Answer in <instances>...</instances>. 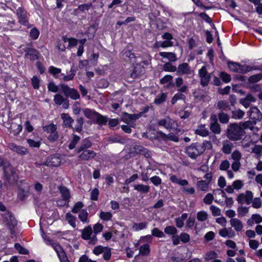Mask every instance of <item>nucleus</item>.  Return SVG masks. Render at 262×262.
I'll use <instances>...</instances> for the list:
<instances>
[{
    "label": "nucleus",
    "mask_w": 262,
    "mask_h": 262,
    "mask_svg": "<svg viewBox=\"0 0 262 262\" xmlns=\"http://www.w3.org/2000/svg\"><path fill=\"white\" fill-rule=\"evenodd\" d=\"M199 75L201 78V84L203 86H207L209 82L211 76L210 74L208 73L206 66L202 67L199 70Z\"/></svg>",
    "instance_id": "8"
},
{
    "label": "nucleus",
    "mask_w": 262,
    "mask_h": 262,
    "mask_svg": "<svg viewBox=\"0 0 262 262\" xmlns=\"http://www.w3.org/2000/svg\"><path fill=\"white\" fill-rule=\"evenodd\" d=\"M54 101L58 105H62L64 109H67L69 107V100L60 94H57L54 96Z\"/></svg>",
    "instance_id": "12"
},
{
    "label": "nucleus",
    "mask_w": 262,
    "mask_h": 262,
    "mask_svg": "<svg viewBox=\"0 0 262 262\" xmlns=\"http://www.w3.org/2000/svg\"><path fill=\"white\" fill-rule=\"evenodd\" d=\"M123 55L126 57H128L129 58L130 61L133 62H135V60H132L133 59H135L136 56L134 53H132L131 51L129 50L125 49L123 51Z\"/></svg>",
    "instance_id": "55"
},
{
    "label": "nucleus",
    "mask_w": 262,
    "mask_h": 262,
    "mask_svg": "<svg viewBox=\"0 0 262 262\" xmlns=\"http://www.w3.org/2000/svg\"><path fill=\"white\" fill-rule=\"evenodd\" d=\"M26 140L29 146L31 147L38 148L40 146L41 142L39 141H34L31 139H27Z\"/></svg>",
    "instance_id": "62"
},
{
    "label": "nucleus",
    "mask_w": 262,
    "mask_h": 262,
    "mask_svg": "<svg viewBox=\"0 0 262 262\" xmlns=\"http://www.w3.org/2000/svg\"><path fill=\"white\" fill-rule=\"evenodd\" d=\"M238 69V73H245L252 70H260V69L257 67H251L245 64L242 65L241 64H239Z\"/></svg>",
    "instance_id": "32"
},
{
    "label": "nucleus",
    "mask_w": 262,
    "mask_h": 262,
    "mask_svg": "<svg viewBox=\"0 0 262 262\" xmlns=\"http://www.w3.org/2000/svg\"><path fill=\"white\" fill-rule=\"evenodd\" d=\"M219 233L221 236L224 237H228L229 238H232L235 235L234 232L232 231L231 228L229 229L224 228L221 229Z\"/></svg>",
    "instance_id": "28"
},
{
    "label": "nucleus",
    "mask_w": 262,
    "mask_h": 262,
    "mask_svg": "<svg viewBox=\"0 0 262 262\" xmlns=\"http://www.w3.org/2000/svg\"><path fill=\"white\" fill-rule=\"evenodd\" d=\"M217 257V254L214 251H211L206 254L205 259L206 260L209 261L212 259H214Z\"/></svg>",
    "instance_id": "64"
},
{
    "label": "nucleus",
    "mask_w": 262,
    "mask_h": 262,
    "mask_svg": "<svg viewBox=\"0 0 262 262\" xmlns=\"http://www.w3.org/2000/svg\"><path fill=\"white\" fill-rule=\"evenodd\" d=\"M178 232V230L173 226H167L164 229V232L168 235H174Z\"/></svg>",
    "instance_id": "45"
},
{
    "label": "nucleus",
    "mask_w": 262,
    "mask_h": 262,
    "mask_svg": "<svg viewBox=\"0 0 262 262\" xmlns=\"http://www.w3.org/2000/svg\"><path fill=\"white\" fill-rule=\"evenodd\" d=\"M218 117L220 122L222 123H227L229 120V116L222 112L219 114Z\"/></svg>",
    "instance_id": "47"
},
{
    "label": "nucleus",
    "mask_w": 262,
    "mask_h": 262,
    "mask_svg": "<svg viewBox=\"0 0 262 262\" xmlns=\"http://www.w3.org/2000/svg\"><path fill=\"white\" fill-rule=\"evenodd\" d=\"M61 119L63 120V125L66 128H73L72 123L74 122V119L68 114L62 113L61 115Z\"/></svg>",
    "instance_id": "21"
},
{
    "label": "nucleus",
    "mask_w": 262,
    "mask_h": 262,
    "mask_svg": "<svg viewBox=\"0 0 262 262\" xmlns=\"http://www.w3.org/2000/svg\"><path fill=\"white\" fill-rule=\"evenodd\" d=\"M3 221L5 223L6 226L10 230L11 234L14 233L13 229L16 226L17 221L10 211H6L1 214Z\"/></svg>",
    "instance_id": "4"
},
{
    "label": "nucleus",
    "mask_w": 262,
    "mask_h": 262,
    "mask_svg": "<svg viewBox=\"0 0 262 262\" xmlns=\"http://www.w3.org/2000/svg\"><path fill=\"white\" fill-rule=\"evenodd\" d=\"M158 125L163 126L167 129H171L172 126V120L169 117H166L164 119L159 120Z\"/></svg>",
    "instance_id": "25"
},
{
    "label": "nucleus",
    "mask_w": 262,
    "mask_h": 262,
    "mask_svg": "<svg viewBox=\"0 0 262 262\" xmlns=\"http://www.w3.org/2000/svg\"><path fill=\"white\" fill-rule=\"evenodd\" d=\"M93 230L91 226H88L82 230L81 237L84 240H88L92 234Z\"/></svg>",
    "instance_id": "33"
},
{
    "label": "nucleus",
    "mask_w": 262,
    "mask_h": 262,
    "mask_svg": "<svg viewBox=\"0 0 262 262\" xmlns=\"http://www.w3.org/2000/svg\"><path fill=\"white\" fill-rule=\"evenodd\" d=\"M152 235L158 237H163L165 236L164 233L158 228H155L151 231Z\"/></svg>",
    "instance_id": "63"
},
{
    "label": "nucleus",
    "mask_w": 262,
    "mask_h": 262,
    "mask_svg": "<svg viewBox=\"0 0 262 262\" xmlns=\"http://www.w3.org/2000/svg\"><path fill=\"white\" fill-rule=\"evenodd\" d=\"M14 247L20 254H29V251L24 247H22L19 243H15L14 245Z\"/></svg>",
    "instance_id": "51"
},
{
    "label": "nucleus",
    "mask_w": 262,
    "mask_h": 262,
    "mask_svg": "<svg viewBox=\"0 0 262 262\" xmlns=\"http://www.w3.org/2000/svg\"><path fill=\"white\" fill-rule=\"evenodd\" d=\"M23 50L25 52V57L31 61L36 60L39 57V53L35 49L26 47Z\"/></svg>",
    "instance_id": "11"
},
{
    "label": "nucleus",
    "mask_w": 262,
    "mask_h": 262,
    "mask_svg": "<svg viewBox=\"0 0 262 262\" xmlns=\"http://www.w3.org/2000/svg\"><path fill=\"white\" fill-rule=\"evenodd\" d=\"M84 118L82 117H77L76 119V125L73 127L72 130L74 132L81 133L82 131Z\"/></svg>",
    "instance_id": "24"
},
{
    "label": "nucleus",
    "mask_w": 262,
    "mask_h": 262,
    "mask_svg": "<svg viewBox=\"0 0 262 262\" xmlns=\"http://www.w3.org/2000/svg\"><path fill=\"white\" fill-rule=\"evenodd\" d=\"M139 114H130L124 112L121 116V119L126 123H129L130 122H134L140 117Z\"/></svg>",
    "instance_id": "22"
},
{
    "label": "nucleus",
    "mask_w": 262,
    "mask_h": 262,
    "mask_svg": "<svg viewBox=\"0 0 262 262\" xmlns=\"http://www.w3.org/2000/svg\"><path fill=\"white\" fill-rule=\"evenodd\" d=\"M245 133L242 127L236 123L230 124L227 129V136L232 141L241 140Z\"/></svg>",
    "instance_id": "3"
},
{
    "label": "nucleus",
    "mask_w": 262,
    "mask_h": 262,
    "mask_svg": "<svg viewBox=\"0 0 262 262\" xmlns=\"http://www.w3.org/2000/svg\"><path fill=\"white\" fill-rule=\"evenodd\" d=\"M59 87L66 98L70 97L73 100H77L80 98V95L78 91L75 89L70 88L67 84L60 83Z\"/></svg>",
    "instance_id": "5"
},
{
    "label": "nucleus",
    "mask_w": 262,
    "mask_h": 262,
    "mask_svg": "<svg viewBox=\"0 0 262 262\" xmlns=\"http://www.w3.org/2000/svg\"><path fill=\"white\" fill-rule=\"evenodd\" d=\"M49 71L50 73L54 75V77L55 78H58L59 79H61V78L60 77V75H58V74H59L61 73V69L59 68H55L53 66H51L49 67Z\"/></svg>",
    "instance_id": "40"
},
{
    "label": "nucleus",
    "mask_w": 262,
    "mask_h": 262,
    "mask_svg": "<svg viewBox=\"0 0 262 262\" xmlns=\"http://www.w3.org/2000/svg\"><path fill=\"white\" fill-rule=\"evenodd\" d=\"M256 123L251 120L245 121L243 123H241L240 126L242 125L243 128H250L252 129L253 128L254 125Z\"/></svg>",
    "instance_id": "54"
},
{
    "label": "nucleus",
    "mask_w": 262,
    "mask_h": 262,
    "mask_svg": "<svg viewBox=\"0 0 262 262\" xmlns=\"http://www.w3.org/2000/svg\"><path fill=\"white\" fill-rule=\"evenodd\" d=\"M140 253L145 255H148L150 252L149 246L148 244H145L141 246L139 249Z\"/></svg>",
    "instance_id": "50"
},
{
    "label": "nucleus",
    "mask_w": 262,
    "mask_h": 262,
    "mask_svg": "<svg viewBox=\"0 0 262 262\" xmlns=\"http://www.w3.org/2000/svg\"><path fill=\"white\" fill-rule=\"evenodd\" d=\"M183 93L178 92L176 93L172 98L171 102L172 104H174L178 100H182L185 101L186 96L183 94Z\"/></svg>",
    "instance_id": "36"
},
{
    "label": "nucleus",
    "mask_w": 262,
    "mask_h": 262,
    "mask_svg": "<svg viewBox=\"0 0 262 262\" xmlns=\"http://www.w3.org/2000/svg\"><path fill=\"white\" fill-rule=\"evenodd\" d=\"M31 83L33 88L35 90H38L39 88L40 80L36 76H34L31 79Z\"/></svg>",
    "instance_id": "59"
},
{
    "label": "nucleus",
    "mask_w": 262,
    "mask_h": 262,
    "mask_svg": "<svg viewBox=\"0 0 262 262\" xmlns=\"http://www.w3.org/2000/svg\"><path fill=\"white\" fill-rule=\"evenodd\" d=\"M167 95L165 93H162L157 95L154 102L155 104L159 105L166 101Z\"/></svg>",
    "instance_id": "37"
},
{
    "label": "nucleus",
    "mask_w": 262,
    "mask_h": 262,
    "mask_svg": "<svg viewBox=\"0 0 262 262\" xmlns=\"http://www.w3.org/2000/svg\"><path fill=\"white\" fill-rule=\"evenodd\" d=\"M196 218L198 221L203 222L206 221L208 218L207 213L204 211H199L197 213Z\"/></svg>",
    "instance_id": "49"
},
{
    "label": "nucleus",
    "mask_w": 262,
    "mask_h": 262,
    "mask_svg": "<svg viewBox=\"0 0 262 262\" xmlns=\"http://www.w3.org/2000/svg\"><path fill=\"white\" fill-rule=\"evenodd\" d=\"M195 133L203 137H206L209 135V131L205 128V125H201L196 130Z\"/></svg>",
    "instance_id": "38"
},
{
    "label": "nucleus",
    "mask_w": 262,
    "mask_h": 262,
    "mask_svg": "<svg viewBox=\"0 0 262 262\" xmlns=\"http://www.w3.org/2000/svg\"><path fill=\"white\" fill-rule=\"evenodd\" d=\"M60 158L55 155H52L49 157L46 162L45 165L50 167H58L60 165Z\"/></svg>",
    "instance_id": "17"
},
{
    "label": "nucleus",
    "mask_w": 262,
    "mask_h": 262,
    "mask_svg": "<svg viewBox=\"0 0 262 262\" xmlns=\"http://www.w3.org/2000/svg\"><path fill=\"white\" fill-rule=\"evenodd\" d=\"M230 224L236 231H240L243 228L242 222L237 219H231Z\"/></svg>",
    "instance_id": "29"
},
{
    "label": "nucleus",
    "mask_w": 262,
    "mask_h": 262,
    "mask_svg": "<svg viewBox=\"0 0 262 262\" xmlns=\"http://www.w3.org/2000/svg\"><path fill=\"white\" fill-rule=\"evenodd\" d=\"M100 217L104 221H108L112 217V214L109 212L101 211L100 213Z\"/></svg>",
    "instance_id": "61"
},
{
    "label": "nucleus",
    "mask_w": 262,
    "mask_h": 262,
    "mask_svg": "<svg viewBox=\"0 0 262 262\" xmlns=\"http://www.w3.org/2000/svg\"><path fill=\"white\" fill-rule=\"evenodd\" d=\"M159 55L163 58H167L169 62H175L177 60V57L175 53L172 52H161Z\"/></svg>",
    "instance_id": "27"
},
{
    "label": "nucleus",
    "mask_w": 262,
    "mask_h": 262,
    "mask_svg": "<svg viewBox=\"0 0 262 262\" xmlns=\"http://www.w3.org/2000/svg\"><path fill=\"white\" fill-rule=\"evenodd\" d=\"M83 113L85 117L90 119H91L93 121H94L96 115L98 114V112L89 108L84 109L83 110Z\"/></svg>",
    "instance_id": "30"
},
{
    "label": "nucleus",
    "mask_w": 262,
    "mask_h": 262,
    "mask_svg": "<svg viewBox=\"0 0 262 262\" xmlns=\"http://www.w3.org/2000/svg\"><path fill=\"white\" fill-rule=\"evenodd\" d=\"M97 155L96 152L90 149H84L81 151L79 155V160L80 161H90L93 159Z\"/></svg>",
    "instance_id": "13"
},
{
    "label": "nucleus",
    "mask_w": 262,
    "mask_h": 262,
    "mask_svg": "<svg viewBox=\"0 0 262 262\" xmlns=\"http://www.w3.org/2000/svg\"><path fill=\"white\" fill-rule=\"evenodd\" d=\"M107 140L109 143H120L124 144L126 140L119 134H114L110 136L107 138Z\"/></svg>",
    "instance_id": "18"
},
{
    "label": "nucleus",
    "mask_w": 262,
    "mask_h": 262,
    "mask_svg": "<svg viewBox=\"0 0 262 262\" xmlns=\"http://www.w3.org/2000/svg\"><path fill=\"white\" fill-rule=\"evenodd\" d=\"M248 113H249L250 119L256 123L262 118V114L257 107H251Z\"/></svg>",
    "instance_id": "15"
},
{
    "label": "nucleus",
    "mask_w": 262,
    "mask_h": 262,
    "mask_svg": "<svg viewBox=\"0 0 262 262\" xmlns=\"http://www.w3.org/2000/svg\"><path fill=\"white\" fill-rule=\"evenodd\" d=\"M219 76L225 83L229 82L231 80L230 75L225 72H221Z\"/></svg>",
    "instance_id": "56"
},
{
    "label": "nucleus",
    "mask_w": 262,
    "mask_h": 262,
    "mask_svg": "<svg viewBox=\"0 0 262 262\" xmlns=\"http://www.w3.org/2000/svg\"><path fill=\"white\" fill-rule=\"evenodd\" d=\"M88 212L86 211V210H84V209H82L79 215H78V217L79 218V219L83 222V223H84V222H87V220H88Z\"/></svg>",
    "instance_id": "58"
},
{
    "label": "nucleus",
    "mask_w": 262,
    "mask_h": 262,
    "mask_svg": "<svg viewBox=\"0 0 262 262\" xmlns=\"http://www.w3.org/2000/svg\"><path fill=\"white\" fill-rule=\"evenodd\" d=\"M208 183L205 181L201 180L197 182L198 188L202 191H206L208 187Z\"/></svg>",
    "instance_id": "46"
},
{
    "label": "nucleus",
    "mask_w": 262,
    "mask_h": 262,
    "mask_svg": "<svg viewBox=\"0 0 262 262\" xmlns=\"http://www.w3.org/2000/svg\"><path fill=\"white\" fill-rule=\"evenodd\" d=\"M92 145V143L88 138H85L82 140L80 143V145L77 148V152L79 154L81 151L84 149H88Z\"/></svg>",
    "instance_id": "23"
},
{
    "label": "nucleus",
    "mask_w": 262,
    "mask_h": 262,
    "mask_svg": "<svg viewBox=\"0 0 262 262\" xmlns=\"http://www.w3.org/2000/svg\"><path fill=\"white\" fill-rule=\"evenodd\" d=\"M10 148L13 151L21 155H25L27 152V150L26 148L22 146H17L14 144H12L10 145Z\"/></svg>",
    "instance_id": "35"
},
{
    "label": "nucleus",
    "mask_w": 262,
    "mask_h": 262,
    "mask_svg": "<svg viewBox=\"0 0 262 262\" xmlns=\"http://www.w3.org/2000/svg\"><path fill=\"white\" fill-rule=\"evenodd\" d=\"M30 195V186L28 184L21 185L18 192V198L21 201L26 200Z\"/></svg>",
    "instance_id": "14"
},
{
    "label": "nucleus",
    "mask_w": 262,
    "mask_h": 262,
    "mask_svg": "<svg viewBox=\"0 0 262 262\" xmlns=\"http://www.w3.org/2000/svg\"><path fill=\"white\" fill-rule=\"evenodd\" d=\"M194 71L187 63L184 62L179 64L177 68L176 74L177 75H193Z\"/></svg>",
    "instance_id": "7"
},
{
    "label": "nucleus",
    "mask_w": 262,
    "mask_h": 262,
    "mask_svg": "<svg viewBox=\"0 0 262 262\" xmlns=\"http://www.w3.org/2000/svg\"><path fill=\"white\" fill-rule=\"evenodd\" d=\"M80 138L79 136L74 135L72 140L69 145V148L70 149H74L76 145L78 143V142L80 141Z\"/></svg>",
    "instance_id": "44"
},
{
    "label": "nucleus",
    "mask_w": 262,
    "mask_h": 262,
    "mask_svg": "<svg viewBox=\"0 0 262 262\" xmlns=\"http://www.w3.org/2000/svg\"><path fill=\"white\" fill-rule=\"evenodd\" d=\"M108 119L106 116H103L101 114L98 113L95 119L93 121V122L95 124H97L100 125H104L106 124L108 121Z\"/></svg>",
    "instance_id": "26"
},
{
    "label": "nucleus",
    "mask_w": 262,
    "mask_h": 262,
    "mask_svg": "<svg viewBox=\"0 0 262 262\" xmlns=\"http://www.w3.org/2000/svg\"><path fill=\"white\" fill-rule=\"evenodd\" d=\"M66 220L68 222L69 224L73 227L75 228L76 226V218L73 215H72L70 212H68L66 215Z\"/></svg>",
    "instance_id": "39"
},
{
    "label": "nucleus",
    "mask_w": 262,
    "mask_h": 262,
    "mask_svg": "<svg viewBox=\"0 0 262 262\" xmlns=\"http://www.w3.org/2000/svg\"><path fill=\"white\" fill-rule=\"evenodd\" d=\"M244 114V112L241 110H237L232 112V117L234 119H240L243 118Z\"/></svg>",
    "instance_id": "48"
},
{
    "label": "nucleus",
    "mask_w": 262,
    "mask_h": 262,
    "mask_svg": "<svg viewBox=\"0 0 262 262\" xmlns=\"http://www.w3.org/2000/svg\"><path fill=\"white\" fill-rule=\"evenodd\" d=\"M16 15L18 18L19 22L21 25L29 27L27 14L25 10L21 8H18L16 10Z\"/></svg>",
    "instance_id": "16"
},
{
    "label": "nucleus",
    "mask_w": 262,
    "mask_h": 262,
    "mask_svg": "<svg viewBox=\"0 0 262 262\" xmlns=\"http://www.w3.org/2000/svg\"><path fill=\"white\" fill-rule=\"evenodd\" d=\"M58 190L61 194L63 201H66L67 204H69L71 197L69 189L64 186H60L58 187Z\"/></svg>",
    "instance_id": "20"
},
{
    "label": "nucleus",
    "mask_w": 262,
    "mask_h": 262,
    "mask_svg": "<svg viewBox=\"0 0 262 262\" xmlns=\"http://www.w3.org/2000/svg\"><path fill=\"white\" fill-rule=\"evenodd\" d=\"M43 131L46 132L48 133H51L54 131H56L57 129L56 125L53 124H51L48 125L43 126L42 127Z\"/></svg>",
    "instance_id": "57"
},
{
    "label": "nucleus",
    "mask_w": 262,
    "mask_h": 262,
    "mask_svg": "<svg viewBox=\"0 0 262 262\" xmlns=\"http://www.w3.org/2000/svg\"><path fill=\"white\" fill-rule=\"evenodd\" d=\"M171 86L177 88L178 92L186 93L188 91V86L184 84V80L181 77L177 78L175 82L171 83Z\"/></svg>",
    "instance_id": "10"
},
{
    "label": "nucleus",
    "mask_w": 262,
    "mask_h": 262,
    "mask_svg": "<svg viewBox=\"0 0 262 262\" xmlns=\"http://www.w3.org/2000/svg\"><path fill=\"white\" fill-rule=\"evenodd\" d=\"M51 245L56 252L60 262H70L68 259L66 252L61 245L57 243L51 241Z\"/></svg>",
    "instance_id": "6"
},
{
    "label": "nucleus",
    "mask_w": 262,
    "mask_h": 262,
    "mask_svg": "<svg viewBox=\"0 0 262 262\" xmlns=\"http://www.w3.org/2000/svg\"><path fill=\"white\" fill-rule=\"evenodd\" d=\"M59 87V85H56L54 82H50L48 84V89L49 91L53 92V93H57L58 92Z\"/></svg>",
    "instance_id": "52"
},
{
    "label": "nucleus",
    "mask_w": 262,
    "mask_h": 262,
    "mask_svg": "<svg viewBox=\"0 0 262 262\" xmlns=\"http://www.w3.org/2000/svg\"><path fill=\"white\" fill-rule=\"evenodd\" d=\"M212 147V144L209 141H205L202 144L199 142L193 143L185 148L186 153L191 159H196L198 156L202 155L206 149H210Z\"/></svg>",
    "instance_id": "1"
},
{
    "label": "nucleus",
    "mask_w": 262,
    "mask_h": 262,
    "mask_svg": "<svg viewBox=\"0 0 262 262\" xmlns=\"http://www.w3.org/2000/svg\"><path fill=\"white\" fill-rule=\"evenodd\" d=\"M92 6V4L91 3L84 4L80 5L78 6L77 9L75 10V11L79 10L81 12H84L85 10H88Z\"/></svg>",
    "instance_id": "60"
},
{
    "label": "nucleus",
    "mask_w": 262,
    "mask_h": 262,
    "mask_svg": "<svg viewBox=\"0 0 262 262\" xmlns=\"http://www.w3.org/2000/svg\"><path fill=\"white\" fill-rule=\"evenodd\" d=\"M144 73V69L140 63H137L134 67L132 73L130 74V77L133 79L139 78Z\"/></svg>",
    "instance_id": "19"
},
{
    "label": "nucleus",
    "mask_w": 262,
    "mask_h": 262,
    "mask_svg": "<svg viewBox=\"0 0 262 262\" xmlns=\"http://www.w3.org/2000/svg\"><path fill=\"white\" fill-rule=\"evenodd\" d=\"M217 108L222 111H225L230 110L228 103L223 100L219 101L217 102Z\"/></svg>",
    "instance_id": "43"
},
{
    "label": "nucleus",
    "mask_w": 262,
    "mask_h": 262,
    "mask_svg": "<svg viewBox=\"0 0 262 262\" xmlns=\"http://www.w3.org/2000/svg\"><path fill=\"white\" fill-rule=\"evenodd\" d=\"M3 169L4 173V179L7 184L10 186L16 184L18 176L13 166L9 162H6Z\"/></svg>",
    "instance_id": "2"
},
{
    "label": "nucleus",
    "mask_w": 262,
    "mask_h": 262,
    "mask_svg": "<svg viewBox=\"0 0 262 262\" xmlns=\"http://www.w3.org/2000/svg\"><path fill=\"white\" fill-rule=\"evenodd\" d=\"M233 144L229 141H226L223 143L222 150L225 154H230L231 152Z\"/></svg>",
    "instance_id": "34"
},
{
    "label": "nucleus",
    "mask_w": 262,
    "mask_h": 262,
    "mask_svg": "<svg viewBox=\"0 0 262 262\" xmlns=\"http://www.w3.org/2000/svg\"><path fill=\"white\" fill-rule=\"evenodd\" d=\"M262 79V74L259 73L253 75L249 78L248 81L250 83H255Z\"/></svg>",
    "instance_id": "53"
},
{
    "label": "nucleus",
    "mask_w": 262,
    "mask_h": 262,
    "mask_svg": "<svg viewBox=\"0 0 262 262\" xmlns=\"http://www.w3.org/2000/svg\"><path fill=\"white\" fill-rule=\"evenodd\" d=\"M210 129L215 134H220L221 132V129L220 124L218 123L217 116L216 115L212 114L210 118Z\"/></svg>",
    "instance_id": "9"
},
{
    "label": "nucleus",
    "mask_w": 262,
    "mask_h": 262,
    "mask_svg": "<svg viewBox=\"0 0 262 262\" xmlns=\"http://www.w3.org/2000/svg\"><path fill=\"white\" fill-rule=\"evenodd\" d=\"M239 63L233 61L228 62V67L231 71L237 72L239 70Z\"/></svg>",
    "instance_id": "42"
},
{
    "label": "nucleus",
    "mask_w": 262,
    "mask_h": 262,
    "mask_svg": "<svg viewBox=\"0 0 262 262\" xmlns=\"http://www.w3.org/2000/svg\"><path fill=\"white\" fill-rule=\"evenodd\" d=\"M163 69L166 72H176L177 67L172 66L170 62H167L163 65Z\"/></svg>",
    "instance_id": "41"
},
{
    "label": "nucleus",
    "mask_w": 262,
    "mask_h": 262,
    "mask_svg": "<svg viewBox=\"0 0 262 262\" xmlns=\"http://www.w3.org/2000/svg\"><path fill=\"white\" fill-rule=\"evenodd\" d=\"M135 190L141 193H147L150 190V186L143 184H136L134 185Z\"/></svg>",
    "instance_id": "31"
}]
</instances>
